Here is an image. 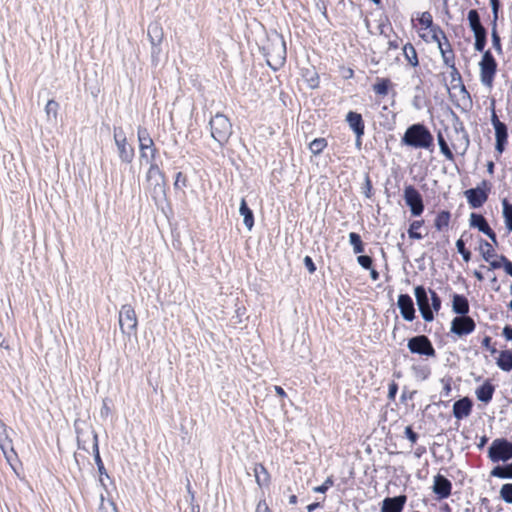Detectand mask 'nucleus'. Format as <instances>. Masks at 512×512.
Masks as SVG:
<instances>
[{
  "instance_id": "59",
  "label": "nucleus",
  "mask_w": 512,
  "mask_h": 512,
  "mask_svg": "<svg viewBox=\"0 0 512 512\" xmlns=\"http://www.w3.org/2000/svg\"><path fill=\"white\" fill-rule=\"evenodd\" d=\"M371 190H372V183L369 178V176H366L365 178V184H364V194L367 198L371 197Z\"/></svg>"
},
{
  "instance_id": "27",
  "label": "nucleus",
  "mask_w": 512,
  "mask_h": 512,
  "mask_svg": "<svg viewBox=\"0 0 512 512\" xmlns=\"http://www.w3.org/2000/svg\"><path fill=\"white\" fill-rule=\"evenodd\" d=\"M497 365L503 371L509 372L512 370V352L510 350L501 351L497 359Z\"/></svg>"
},
{
  "instance_id": "1",
  "label": "nucleus",
  "mask_w": 512,
  "mask_h": 512,
  "mask_svg": "<svg viewBox=\"0 0 512 512\" xmlns=\"http://www.w3.org/2000/svg\"><path fill=\"white\" fill-rule=\"evenodd\" d=\"M488 458L493 463L507 462L512 459V442L505 438H496L488 448ZM490 476L500 479H512V462L506 465H497Z\"/></svg>"
},
{
  "instance_id": "41",
  "label": "nucleus",
  "mask_w": 512,
  "mask_h": 512,
  "mask_svg": "<svg viewBox=\"0 0 512 512\" xmlns=\"http://www.w3.org/2000/svg\"><path fill=\"white\" fill-rule=\"evenodd\" d=\"M326 146H327L326 139L316 138L310 143L309 148L314 155H318L324 150V148Z\"/></svg>"
},
{
  "instance_id": "24",
  "label": "nucleus",
  "mask_w": 512,
  "mask_h": 512,
  "mask_svg": "<svg viewBox=\"0 0 512 512\" xmlns=\"http://www.w3.org/2000/svg\"><path fill=\"white\" fill-rule=\"evenodd\" d=\"M239 213L243 217L245 227L250 231L254 226V215L252 210L248 207L244 198L241 199Z\"/></svg>"
},
{
  "instance_id": "49",
  "label": "nucleus",
  "mask_w": 512,
  "mask_h": 512,
  "mask_svg": "<svg viewBox=\"0 0 512 512\" xmlns=\"http://www.w3.org/2000/svg\"><path fill=\"white\" fill-rule=\"evenodd\" d=\"M429 294L431 299L430 307L433 310V313L438 312L441 309V299L437 293L431 289L429 290Z\"/></svg>"
},
{
  "instance_id": "9",
  "label": "nucleus",
  "mask_w": 512,
  "mask_h": 512,
  "mask_svg": "<svg viewBox=\"0 0 512 512\" xmlns=\"http://www.w3.org/2000/svg\"><path fill=\"white\" fill-rule=\"evenodd\" d=\"M114 141L122 162L131 163L134 159V148L127 143L126 135L121 128H114Z\"/></svg>"
},
{
  "instance_id": "33",
  "label": "nucleus",
  "mask_w": 512,
  "mask_h": 512,
  "mask_svg": "<svg viewBox=\"0 0 512 512\" xmlns=\"http://www.w3.org/2000/svg\"><path fill=\"white\" fill-rule=\"evenodd\" d=\"M479 249H480V253H481L483 259L486 262H489L490 259L497 257V254L495 253V250H494L492 244H490L486 240H483V239L481 240Z\"/></svg>"
},
{
  "instance_id": "52",
  "label": "nucleus",
  "mask_w": 512,
  "mask_h": 512,
  "mask_svg": "<svg viewBox=\"0 0 512 512\" xmlns=\"http://www.w3.org/2000/svg\"><path fill=\"white\" fill-rule=\"evenodd\" d=\"M99 512H118L117 507L114 502L108 500V501H102Z\"/></svg>"
},
{
  "instance_id": "7",
  "label": "nucleus",
  "mask_w": 512,
  "mask_h": 512,
  "mask_svg": "<svg viewBox=\"0 0 512 512\" xmlns=\"http://www.w3.org/2000/svg\"><path fill=\"white\" fill-rule=\"evenodd\" d=\"M119 327L123 334L131 335L137 328V317L134 308L125 304L119 311Z\"/></svg>"
},
{
  "instance_id": "29",
  "label": "nucleus",
  "mask_w": 512,
  "mask_h": 512,
  "mask_svg": "<svg viewBox=\"0 0 512 512\" xmlns=\"http://www.w3.org/2000/svg\"><path fill=\"white\" fill-rule=\"evenodd\" d=\"M403 55H404L405 59L407 60V62L412 67H416L419 65V60H418L416 49L414 48V46L411 43H406L403 46Z\"/></svg>"
},
{
  "instance_id": "25",
  "label": "nucleus",
  "mask_w": 512,
  "mask_h": 512,
  "mask_svg": "<svg viewBox=\"0 0 512 512\" xmlns=\"http://www.w3.org/2000/svg\"><path fill=\"white\" fill-rule=\"evenodd\" d=\"M469 222L471 227L477 228L480 232L484 234H486L491 229L487 220L481 214L471 213Z\"/></svg>"
},
{
  "instance_id": "2",
  "label": "nucleus",
  "mask_w": 512,
  "mask_h": 512,
  "mask_svg": "<svg viewBox=\"0 0 512 512\" xmlns=\"http://www.w3.org/2000/svg\"><path fill=\"white\" fill-rule=\"evenodd\" d=\"M401 145L413 149L432 150L434 138L429 129L421 123L410 125L401 138Z\"/></svg>"
},
{
  "instance_id": "40",
  "label": "nucleus",
  "mask_w": 512,
  "mask_h": 512,
  "mask_svg": "<svg viewBox=\"0 0 512 512\" xmlns=\"http://www.w3.org/2000/svg\"><path fill=\"white\" fill-rule=\"evenodd\" d=\"M437 140H438V144H439V148H440L441 153L448 160H453L454 159V155H453L452 151L450 150V148H449L447 142L445 141V139H444V137H443L441 132L438 133Z\"/></svg>"
},
{
  "instance_id": "18",
  "label": "nucleus",
  "mask_w": 512,
  "mask_h": 512,
  "mask_svg": "<svg viewBox=\"0 0 512 512\" xmlns=\"http://www.w3.org/2000/svg\"><path fill=\"white\" fill-rule=\"evenodd\" d=\"M145 165H149L146 179L150 184H153L155 186H161V184L164 182V174L161 171L159 165L157 164L156 160L146 163Z\"/></svg>"
},
{
  "instance_id": "58",
  "label": "nucleus",
  "mask_w": 512,
  "mask_h": 512,
  "mask_svg": "<svg viewBox=\"0 0 512 512\" xmlns=\"http://www.w3.org/2000/svg\"><path fill=\"white\" fill-rule=\"evenodd\" d=\"M491 122H492L493 127H494V129H495V130H497V128H499V126H500L502 129L507 127L505 123L501 122V121L498 119V117H497V115H496V113H495V112H493V113H492Z\"/></svg>"
},
{
  "instance_id": "37",
  "label": "nucleus",
  "mask_w": 512,
  "mask_h": 512,
  "mask_svg": "<svg viewBox=\"0 0 512 512\" xmlns=\"http://www.w3.org/2000/svg\"><path fill=\"white\" fill-rule=\"evenodd\" d=\"M430 33L432 41L437 43L438 46L443 44L444 41L448 40L444 31L438 25L430 28Z\"/></svg>"
},
{
  "instance_id": "23",
  "label": "nucleus",
  "mask_w": 512,
  "mask_h": 512,
  "mask_svg": "<svg viewBox=\"0 0 512 512\" xmlns=\"http://www.w3.org/2000/svg\"><path fill=\"white\" fill-rule=\"evenodd\" d=\"M438 49L440 51L444 64L447 67H453V62H455V55L450 42L448 40L444 41L443 44L438 46Z\"/></svg>"
},
{
  "instance_id": "13",
  "label": "nucleus",
  "mask_w": 512,
  "mask_h": 512,
  "mask_svg": "<svg viewBox=\"0 0 512 512\" xmlns=\"http://www.w3.org/2000/svg\"><path fill=\"white\" fill-rule=\"evenodd\" d=\"M397 306L400 310L401 316L406 321H412L415 318L414 303L410 295L400 294L398 296Z\"/></svg>"
},
{
  "instance_id": "62",
  "label": "nucleus",
  "mask_w": 512,
  "mask_h": 512,
  "mask_svg": "<svg viewBox=\"0 0 512 512\" xmlns=\"http://www.w3.org/2000/svg\"><path fill=\"white\" fill-rule=\"evenodd\" d=\"M489 263H490L491 269H499L502 267V264H503V262L500 259V256L498 257V259H495V260L490 259Z\"/></svg>"
},
{
  "instance_id": "17",
  "label": "nucleus",
  "mask_w": 512,
  "mask_h": 512,
  "mask_svg": "<svg viewBox=\"0 0 512 512\" xmlns=\"http://www.w3.org/2000/svg\"><path fill=\"white\" fill-rule=\"evenodd\" d=\"M472 410V401L468 397L457 400L453 404V415L456 419H463L470 415Z\"/></svg>"
},
{
  "instance_id": "5",
  "label": "nucleus",
  "mask_w": 512,
  "mask_h": 512,
  "mask_svg": "<svg viewBox=\"0 0 512 512\" xmlns=\"http://www.w3.org/2000/svg\"><path fill=\"white\" fill-rule=\"evenodd\" d=\"M267 50V64L274 70L284 65L286 60V44L281 37H277L271 42V45L265 48Z\"/></svg>"
},
{
  "instance_id": "61",
  "label": "nucleus",
  "mask_w": 512,
  "mask_h": 512,
  "mask_svg": "<svg viewBox=\"0 0 512 512\" xmlns=\"http://www.w3.org/2000/svg\"><path fill=\"white\" fill-rule=\"evenodd\" d=\"M256 512H271L265 501H260L256 507Z\"/></svg>"
},
{
  "instance_id": "46",
  "label": "nucleus",
  "mask_w": 512,
  "mask_h": 512,
  "mask_svg": "<svg viewBox=\"0 0 512 512\" xmlns=\"http://www.w3.org/2000/svg\"><path fill=\"white\" fill-rule=\"evenodd\" d=\"M420 25L424 28V29H430L434 26H436L434 23H433V17L431 15L430 12L428 11H425L421 14V16L419 17L418 19Z\"/></svg>"
},
{
  "instance_id": "19",
  "label": "nucleus",
  "mask_w": 512,
  "mask_h": 512,
  "mask_svg": "<svg viewBox=\"0 0 512 512\" xmlns=\"http://www.w3.org/2000/svg\"><path fill=\"white\" fill-rule=\"evenodd\" d=\"M11 439L8 436L6 425L0 420V448L3 451L6 459L10 461L11 454H14Z\"/></svg>"
},
{
  "instance_id": "22",
  "label": "nucleus",
  "mask_w": 512,
  "mask_h": 512,
  "mask_svg": "<svg viewBox=\"0 0 512 512\" xmlns=\"http://www.w3.org/2000/svg\"><path fill=\"white\" fill-rule=\"evenodd\" d=\"M494 391L495 386L491 384L489 380H487L476 389L475 394L479 401L489 403L492 400Z\"/></svg>"
},
{
  "instance_id": "44",
  "label": "nucleus",
  "mask_w": 512,
  "mask_h": 512,
  "mask_svg": "<svg viewBox=\"0 0 512 512\" xmlns=\"http://www.w3.org/2000/svg\"><path fill=\"white\" fill-rule=\"evenodd\" d=\"M137 137H138L139 145H145V144L151 145L152 143H154V141L150 137L147 129L144 127H138Z\"/></svg>"
},
{
  "instance_id": "8",
  "label": "nucleus",
  "mask_w": 512,
  "mask_h": 512,
  "mask_svg": "<svg viewBox=\"0 0 512 512\" xmlns=\"http://www.w3.org/2000/svg\"><path fill=\"white\" fill-rule=\"evenodd\" d=\"M489 191V183L486 180H483L476 188L466 190L464 195L470 207L476 209L481 207L487 201Z\"/></svg>"
},
{
  "instance_id": "3",
  "label": "nucleus",
  "mask_w": 512,
  "mask_h": 512,
  "mask_svg": "<svg viewBox=\"0 0 512 512\" xmlns=\"http://www.w3.org/2000/svg\"><path fill=\"white\" fill-rule=\"evenodd\" d=\"M212 138L223 147L230 139L233 131L232 124L227 116L217 113L209 121Z\"/></svg>"
},
{
  "instance_id": "10",
  "label": "nucleus",
  "mask_w": 512,
  "mask_h": 512,
  "mask_svg": "<svg viewBox=\"0 0 512 512\" xmlns=\"http://www.w3.org/2000/svg\"><path fill=\"white\" fill-rule=\"evenodd\" d=\"M404 200L413 216H420L424 211L423 199L419 191L412 185L405 187Z\"/></svg>"
},
{
  "instance_id": "30",
  "label": "nucleus",
  "mask_w": 512,
  "mask_h": 512,
  "mask_svg": "<svg viewBox=\"0 0 512 512\" xmlns=\"http://www.w3.org/2000/svg\"><path fill=\"white\" fill-rule=\"evenodd\" d=\"M93 433V454H94V460L97 465L98 471L101 475L106 474V470L104 467V464L102 462V459L100 457L99 452V446H98V435L94 431Z\"/></svg>"
},
{
  "instance_id": "48",
  "label": "nucleus",
  "mask_w": 512,
  "mask_h": 512,
  "mask_svg": "<svg viewBox=\"0 0 512 512\" xmlns=\"http://www.w3.org/2000/svg\"><path fill=\"white\" fill-rule=\"evenodd\" d=\"M58 110V103L54 100H49L45 106V112L48 118L56 119Z\"/></svg>"
},
{
  "instance_id": "34",
  "label": "nucleus",
  "mask_w": 512,
  "mask_h": 512,
  "mask_svg": "<svg viewBox=\"0 0 512 512\" xmlns=\"http://www.w3.org/2000/svg\"><path fill=\"white\" fill-rule=\"evenodd\" d=\"M474 37H475V43H474V49L478 52H485L484 49H485V46H486V43H487V31L486 29H483V30H480V31H476L474 33Z\"/></svg>"
},
{
  "instance_id": "63",
  "label": "nucleus",
  "mask_w": 512,
  "mask_h": 512,
  "mask_svg": "<svg viewBox=\"0 0 512 512\" xmlns=\"http://www.w3.org/2000/svg\"><path fill=\"white\" fill-rule=\"evenodd\" d=\"M451 69V77H452V80H455L456 78L458 80H461V75L458 71V69L456 68L455 66V62H453V67H449Z\"/></svg>"
},
{
  "instance_id": "36",
  "label": "nucleus",
  "mask_w": 512,
  "mask_h": 512,
  "mask_svg": "<svg viewBox=\"0 0 512 512\" xmlns=\"http://www.w3.org/2000/svg\"><path fill=\"white\" fill-rule=\"evenodd\" d=\"M450 221V213L448 211L440 212L435 219L434 226L438 231L447 228Z\"/></svg>"
},
{
  "instance_id": "45",
  "label": "nucleus",
  "mask_w": 512,
  "mask_h": 512,
  "mask_svg": "<svg viewBox=\"0 0 512 512\" xmlns=\"http://www.w3.org/2000/svg\"><path fill=\"white\" fill-rule=\"evenodd\" d=\"M464 234L461 236L460 239L456 241V248L457 251L462 255V258L465 262H469L471 259V253L469 250L465 248V242L463 240Z\"/></svg>"
},
{
  "instance_id": "57",
  "label": "nucleus",
  "mask_w": 512,
  "mask_h": 512,
  "mask_svg": "<svg viewBox=\"0 0 512 512\" xmlns=\"http://www.w3.org/2000/svg\"><path fill=\"white\" fill-rule=\"evenodd\" d=\"M304 265L310 273H314L316 271V266L310 256H306L304 258Z\"/></svg>"
},
{
  "instance_id": "38",
  "label": "nucleus",
  "mask_w": 512,
  "mask_h": 512,
  "mask_svg": "<svg viewBox=\"0 0 512 512\" xmlns=\"http://www.w3.org/2000/svg\"><path fill=\"white\" fill-rule=\"evenodd\" d=\"M349 242L353 246V252L355 254L364 252V245L359 234L351 232L349 234Z\"/></svg>"
},
{
  "instance_id": "56",
  "label": "nucleus",
  "mask_w": 512,
  "mask_h": 512,
  "mask_svg": "<svg viewBox=\"0 0 512 512\" xmlns=\"http://www.w3.org/2000/svg\"><path fill=\"white\" fill-rule=\"evenodd\" d=\"M398 391V385L394 381L389 384L388 387V398L394 400Z\"/></svg>"
},
{
  "instance_id": "31",
  "label": "nucleus",
  "mask_w": 512,
  "mask_h": 512,
  "mask_svg": "<svg viewBox=\"0 0 512 512\" xmlns=\"http://www.w3.org/2000/svg\"><path fill=\"white\" fill-rule=\"evenodd\" d=\"M467 18L469 21V26H470L471 30L473 31V33H475L476 31L485 29V27L481 24L480 16H479V13L477 10H475V9L470 10L468 12Z\"/></svg>"
},
{
  "instance_id": "15",
  "label": "nucleus",
  "mask_w": 512,
  "mask_h": 512,
  "mask_svg": "<svg viewBox=\"0 0 512 512\" xmlns=\"http://www.w3.org/2000/svg\"><path fill=\"white\" fill-rule=\"evenodd\" d=\"M406 501V495L387 497L382 502L381 512H402Z\"/></svg>"
},
{
  "instance_id": "51",
  "label": "nucleus",
  "mask_w": 512,
  "mask_h": 512,
  "mask_svg": "<svg viewBox=\"0 0 512 512\" xmlns=\"http://www.w3.org/2000/svg\"><path fill=\"white\" fill-rule=\"evenodd\" d=\"M357 262L364 269H371L373 260L368 255H359L357 257Z\"/></svg>"
},
{
  "instance_id": "53",
  "label": "nucleus",
  "mask_w": 512,
  "mask_h": 512,
  "mask_svg": "<svg viewBox=\"0 0 512 512\" xmlns=\"http://www.w3.org/2000/svg\"><path fill=\"white\" fill-rule=\"evenodd\" d=\"M405 436L407 437V439H409V441L412 443V444H415L418 440V434L416 432L413 431L412 427L411 426H407L405 428Z\"/></svg>"
},
{
  "instance_id": "4",
  "label": "nucleus",
  "mask_w": 512,
  "mask_h": 512,
  "mask_svg": "<svg viewBox=\"0 0 512 512\" xmlns=\"http://www.w3.org/2000/svg\"><path fill=\"white\" fill-rule=\"evenodd\" d=\"M479 67L481 83L488 88H492L497 72V62L490 50H486L483 53Z\"/></svg>"
},
{
  "instance_id": "47",
  "label": "nucleus",
  "mask_w": 512,
  "mask_h": 512,
  "mask_svg": "<svg viewBox=\"0 0 512 512\" xmlns=\"http://www.w3.org/2000/svg\"><path fill=\"white\" fill-rule=\"evenodd\" d=\"M492 45L498 54H502V45L499 34L496 30V23L493 22V27L491 31Z\"/></svg>"
},
{
  "instance_id": "42",
  "label": "nucleus",
  "mask_w": 512,
  "mask_h": 512,
  "mask_svg": "<svg viewBox=\"0 0 512 512\" xmlns=\"http://www.w3.org/2000/svg\"><path fill=\"white\" fill-rule=\"evenodd\" d=\"M499 495L505 503L512 504V483L502 485Z\"/></svg>"
},
{
  "instance_id": "39",
  "label": "nucleus",
  "mask_w": 512,
  "mask_h": 512,
  "mask_svg": "<svg viewBox=\"0 0 512 512\" xmlns=\"http://www.w3.org/2000/svg\"><path fill=\"white\" fill-rule=\"evenodd\" d=\"M503 208V216L505 219V224L507 228L512 231V205L508 202L507 199H503L502 201Z\"/></svg>"
},
{
  "instance_id": "11",
  "label": "nucleus",
  "mask_w": 512,
  "mask_h": 512,
  "mask_svg": "<svg viewBox=\"0 0 512 512\" xmlns=\"http://www.w3.org/2000/svg\"><path fill=\"white\" fill-rule=\"evenodd\" d=\"M414 294L416 298V303L418 305L419 311L421 313L422 318L426 322H431L434 320L433 310L429 304L428 292L423 286H416L414 289Z\"/></svg>"
},
{
  "instance_id": "28",
  "label": "nucleus",
  "mask_w": 512,
  "mask_h": 512,
  "mask_svg": "<svg viewBox=\"0 0 512 512\" xmlns=\"http://www.w3.org/2000/svg\"><path fill=\"white\" fill-rule=\"evenodd\" d=\"M495 138H496V144L495 149L499 154H502L505 150V145L507 143L508 133H507V127L506 128H497L495 130Z\"/></svg>"
},
{
  "instance_id": "60",
  "label": "nucleus",
  "mask_w": 512,
  "mask_h": 512,
  "mask_svg": "<svg viewBox=\"0 0 512 512\" xmlns=\"http://www.w3.org/2000/svg\"><path fill=\"white\" fill-rule=\"evenodd\" d=\"M490 343H491V338H490L489 336H486V337L482 340V345H483L484 347H486L487 349H489V350H490V352H491L492 354H494V353H496V351H497V350H496V348L491 347V346H490Z\"/></svg>"
},
{
  "instance_id": "32",
  "label": "nucleus",
  "mask_w": 512,
  "mask_h": 512,
  "mask_svg": "<svg viewBox=\"0 0 512 512\" xmlns=\"http://www.w3.org/2000/svg\"><path fill=\"white\" fill-rule=\"evenodd\" d=\"M391 81L388 78H378L377 82L373 85V91L380 96H386L389 92Z\"/></svg>"
},
{
  "instance_id": "14",
  "label": "nucleus",
  "mask_w": 512,
  "mask_h": 512,
  "mask_svg": "<svg viewBox=\"0 0 512 512\" xmlns=\"http://www.w3.org/2000/svg\"><path fill=\"white\" fill-rule=\"evenodd\" d=\"M452 484L444 476L438 474L434 477L433 492L439 499L448 498L451 494Z\"/></svg>"
},
{
  "instance_id": "26",
  "label": "nucleus",
  "mask_w": 512,
  "mask_h": 512,
  "mask_svg": "<svg viewBox=\"0 0 512 512\" xmlns=\"http://www.w3.org/2000/svg\"><path fill=\"white\" fill-rule=\"evenodd\" d=\"M148 37L150 38L153 48L156 47L161 43L163 38L162 28L157 23L150 24L148 26Z\"/></svg>"
},
{
  "instance_id": "64",
  "label": "nucleus",
  "mask_w": 512,
  "mask_h": 512,
  "mask_svg": "<svg viewBox=\"0 0 512 512\" xmlns=\"http://www.w3.org/2000/svg\"><path fill=\"white\" fill-rule=\"evenodd\" d=\"M503 335L507 340H512V327L506 326L503 329Z\"/></svg>"
},
{
  "instance_id": "54",
  "label": "nucleus",
  "mask_w": 512,
  "mask_h": 512,
  "mask_svg": "<svg viewBox=\"0 0 512 512\" xmlns=\"http://www.w3.org/2000/svg\"><path fill=\"white\" fill-rule=\"evenodd\" d=\"M500 259L503 262L502 267L504 268V271L512 276V262L509 261L504 255H500Z\"/></svg>"
},
{
  "instance_id": "55",
  "label": "nucleus",
  "mask_w": 512,
  "mask_h": 512,
  "mask_svg": "<svg viewBox=\"0 0 512 512\" xmlns=\"http://www.w3.org/2000/svg\"><path fill=\"white\" fill-rule=\"evenodd\" d=\"M492 13H493V22L496 23L498 19V10L500 7L499 0H490Z\"/></svg>"
},
{
  "instance_id": "21",
  "label": "nucleus",
  "mask_w": 512,
  "mask_h": 512,
  "mask_svg": "<svg viewBox=\"0 0 512 512\" xmlns=\"http://www.w3.org/2000/svg\"><path fill=\"white\" fill-rule=\"evenodd\" d=\"M468 299L460 294H453L452 296V310L459 316L467 315L469 312Z\"/></svg>"
},
{
  "instance_id": "20",
  "label": "nucleus",
  "mask_w": 512,
  "mask_h": 512,
  "mask_svg": "<svg viewBox=\"0 0 512 512\" xmlns=\"http://www.w3.org/2000/svg\"><path fill=\"white\" fill-rule=\"evenodd\" d=\"M157 154L158 150L154 143L151 145H139V162L141 165L156 160Z\"/></svg>"
},
{
  "instance_id": "50",
  "label": "nucleus",
  "mask_w": 512,
  "mask_h": 512,
  "mask_svg": "<svg viewBox=\"0 0 512 512\" xmlns=\"http://www.w3.org/2000/svg\"><path fill=\"white\" fill-rule=\"evenodd\" d=\"M333 484L334 481L332 477H328L322 485L314 487L313 491L315 493H325L330 487L333 486Z\"/></svg>"
},
{
  "instance_id": "35",
  "label": "nucleus",
  "mask_w": 512,
  "mask_h": 512,
  "mask_svg": "<svg viewBox=\"0 0 512 512\" xmlns=\"http://www.w3.org/2000/svg\"><path fill=\"white\" fill-rule=\"evenodd\" d=\"M256 482L259 486L266 485L269 482V474L264 466L256 465L254 468Z\"/></svg>"
},
{
  "instance_id": "16",
  "label": "nucleus",
  "mask_w": 512,
  "mask_h": 512,
  "mask_svg": "<svg viewBox=\"0 0 512 512\" xmlns=\"http://www.w3.org/2000/svg\"><path fill=\"white\" fill-rule=\"evenodd\" d=\"M346 122L355 133L356 138H362L364 135L365 125L361 114L353 111L348 112L346 115Z\"/></svg>"
},
{
  "instance_id": "6",
  "label": "nucleus",
  "mask_w": 512,
  "mask_h": 512,
  "mask_svg": "<svg viewBox=\"0 0 512 512\" xmlns=\"http://www.w3.org/2000/svg\"><path fill=\"white\" fill-rule=\"evenodd\" d=\"M407 347L413 354L434 357L436 351L426 335H417L408 340Z\"/></svg>"
},
{
  "instance_id": "43",
  "label": "nucleus",
  "mask_w": 512,
  "mask_h": 512,
  "mask_svg": "<svg viewBox=\"0 0 512 512\" xmlns=\"http://www.w3.org/2000/svg\"><path fill=\"white\" fill-rule=\"evenodd\" d=\"M423 225L422 220H415L410 224L408 235L411 239H422V235L417 231L420 229Z\"/></svg>"
},
{
  "instance_id": "12",
  "label": "nucleus",
  "mask_w": 512,
  "mask_h": 512,
  "mask_svg": "<svg viewBox=\"0 0 512 512\" xmlns=\"http://www.w3.org/2000/svg\"><path fill=\"white\" fill-rule=\"evenodd\" d=\"M475 321L467 316H457L451 321L450 331L459 337L468 335L475 330Z\"/></svg>"
}]
</instances>
